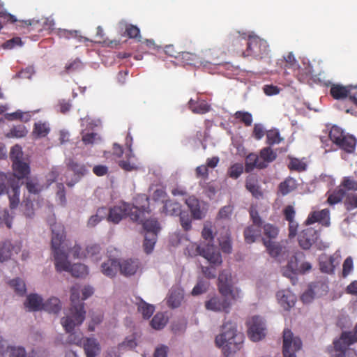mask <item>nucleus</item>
I'll list each match as a JSON object with an SVG mask.
<instances>
[{"mask_svg":"<svg viewBox=\"0 0 357 357\" xmlns=\"http://www.w3.org/2000/svg\"><path fill=\"white\" fill-rule=\"evenodd\" d=\"M262 225L252 224L244 230L245 241L248 243H252L256 238L261 236Z\"/></svg>","mask_w":357,"mask_h":357,"instance_id":"393cba45","label":"nucleus"},{"mask_svg":"<svg viewBox=\"0 0 357 357\" xmlns=\"http://www.w3.org/2000/svg\"><path fill=\"white\" fill-rule=\"evenodd\" d=\"M333 256L321 255L319 257V268L322 273L332 274L337 264Z\"/></svg>","mask_w":357,"mask_h":357,"instance_id":"6ab92c4d","label":"nucleus"},{"mask_svg":"<svg viewBox=\"0 0 357 357\" xmlns=\"http://www.w3.org/2000/svg\"><path fill=\"white\" fill-rule=\"evenodd\" d=\"M245 188L255 198L261 197L263 195L258 183V180L253 175H250L246 178Z\"/></svg>","mask_w":357,"mask_h":357,"instance_id":"bb28decb","label":"nucleus"},{"mask_svg":"<svg viewBox=\"0 0 357 357\" xmlns=\"http://www.w3.org/2000/svg\"><path fill=\"white\" fill-rule=\"evenodd\" d=\"M218 240L221 250L227 254L231 253L232 251V246L228 229H225V235L219 238Z\"/></svg>","mask_w":357,"mask_h":357,"instance_id":"49530a36","label":"nucleus"},{"mask_svg":"<svg viewBox=\"0 0 357 357\" xmlns=\"http://www.w3.org/2000/svg\"><path fill=\"white\" fill-rule=\"evenodd\" d=\"M218 290L220 293H225L231 286V274L229 271L224 270L218 276Z\"/></svg>","mask_w":357,"mask_h":357,"instance_id":"c85d7f7f","label":"nucleus"},{"mask_svg":"<svg viewBox=\"0 0 357 357\" xmlns=\"http://www.w3.org/2000/svg\"><path fill=\"white\" fill-rule=\"evenodd\" d=\"M238 36L233 42L238 43L241 39L245 40L246 36H248L247 40V48L243 52V56L244 57L252 56L256 59H261L268 56L269 52V47L267 42L259 38L256 35H247L246 33L240 32L237 33Z\"/></svg>","mask_w":357,"mask_h":357,"instance_id":"39448f33","label":"nucleus"},{"mask_svg":"<svg viewBox=\"0 0 357 357\" xmlns=\"http://www.w3.org/2000/svg\"><path fill=\"white\" fill-rule=\"evenodd\" d=\"M12 168L13 173L12 176L18 181L20 179L26 178L31 173L29 164L22 160L13 162Z\"/></svg>","mask_w":357,"mask_h":357,"instance_id":"dca6fc26","label":"nucleus"},{"mask_svg":"<svg viewBox=\"0 0 357 357\" xmlns=\"http://www.w3.org/2000/svg\"><path fill=\"white\" fill-rule=\"evenodd\" d=\"M331 96L336 100L343 99L350 97L352 91L349 90L348 86H344L339 84H333L330 89Z\"/></svg>","mask_w":357,"mask_h":357,"instance_id":"cd10ccee","label":"nucleus"},{"mask_svg":"<svg viewBox=\"0 0 357 357\" xmlns=\"http://www.w3.org/2000/svg\"><path fill=\"white\" fill-rule=\"evenodd\" d=\"M248 335L253 342L263 339L266 335L264 322L259 316H254L247 321Z\"/></svg>","mask_w":357,"mask_h":357,"instance_id":"6e6552de","label":"nucleus"},{"mask_svg":"<svg viewBox=\"0 0 357 357\" xmlns=\"http://www.w3.org/2000/svg\"><path fill=\"white\" fill-rule=\"evenodd\" d=\"M202 256L214 267L220 266L222 263L221 254L216 250L213 245L207 244L202 252Z\"/></svg>","mask_w":357,"mask_h":357,"instance_id":"4468645a","label":"nucleus"},{"mask_svg":"<svg viewBox=\"0 0 357 357\" xmlns=\"http://www.w3.org/2000/svg\"><path fill=\"white\" fill-rule=\"evenodd\" d=\"M188 108L194 114H204L208 112L211 107L204 100L197 98L196 100L190 99L188 102Z\"/></svg>","mask_w":357,"mask_h":357,"instance_id":"f3484780","label":"nucleus"},{"mask_svg":"<svg viewBox=\"0 0 357 357\" xmlns=\"http://www.w3.org/2000/svg\"><path fill=\"white\" fill-rule=\"evenodd\" d=\"M127 160H122L119 162V167L126 172H131L138 169V165L136 162V158L132 153L130 145L129 146V151L126 154Z\"/></svg>","mask_w":357,"mask_h":357,"instance_id":"5701e85b","label":"nucleus"},{"mask_svg":"<svg viewBox=\"0 0 357 357\" xmlns=\"http://www.w3.org/2000/svg\"><path fill=\"white\" fill-rule=\"evenodd\" d=\"M335 144L345 152L351 153L355 151L356 139L353 135L345 133Z\"/></svg>","mask_w":357,"mask_h":357,"instance_id":"a211bd4d","label":"nucleus"},{"mask_svg":"<svg viewBox=\"0 0 357 357\" xmlns=\"http://www.w3.org/2000/svg\"><path fill=\"white\" fill-rule=\"evenodd\" d=\"M302 347V342L298 337L294 336L291 330L287 328L283 331V356L284 357H296V353Z\"/></svg>","mask_w":357,"mask_h":357,"instance_id":"0eeeda50","label":"nucleus"},{"mask_svg":"<svg viewBox=\"0 0 357 357\" xmlns=\"http://www.w3.org/2000/svg\"><path fill=\"white\" fill-rule=\"evenodd\" d=\"M263 229L264 235L270 239L275 238L278 235V228L272 224H265L263 226Z\"/></svg>","mask_w":357,"mask_h":357,"instance_id":"680f3d73","label":"nucleus"},{"mask_svg":"<svg viewBox=\"0 0 357 357\" xmlns=\"http://www.w3.org/2000/svg\"><path fill=\"white\" fill-rule=\"evenodd\" d=\"M79 287L73 286L70 289L71 307L61 324L66 332L69 333L68 342L77 346L82 345L86 357H96L100 352V346L96 338L84 337L82 333H73L75 326L81 325L84 319L86 312L84 303L79 300Z\"/></svg>","mask_w":357,"mask_h":357,"instance_id":"f257e3e1","label":"nucleus"},{"mask_svg":"<svg viewBox=\"0 0 357 357\" xmlns=\"http://www.w3.org/2000/svg\"><path fill=\"white\" fill-rule=\"evenodd\" d=\"M266 164L264 162H259V157L255 153H250L245 159V169L246 172H252L255 168L264 169Z\"/></svg>","mask_w":357,"mask_h":357,"instance_id":"a878e982","label":"nucleus"},{"mask_svg":"<svg viewBox=\"0 0 357 357\" xmlns=\"http://www.w3.org/2000/svg\"><path fill=\"white\" fill-rule=\"evenodd\" d=\"M318 231L309 227L303 229L298 235L299 245L304 250L310 249L319 238Z\"/></svg>","mask_w":357,"mask_h":357,"instance_id":"9d476101","label":"nucleus"},{"mask_svg":"<svg viewBox=\"0 0 357 357\" xmlns=\"http://www.w3.org/2000/svg\"><path fill=\"white\" fill-rule=\"evenodd\" d=\"M77 31H69L66 29H60L59 31V36L60 38H64L66 39H70L72 38H77L78 41L81 42L82 40L89 41V39L86 38H84L78 35Z\"/></svg>","mask_w":357,"mask_h":357,"instance_id":"6e6d98bb","label":"nucleus"},{"mask_svg":"<svg viewBox=\"0 0 357 357\" xmlns=\"http://www.w3.org/2000/svg\"><path fill=\"white\" fill-rule=\"evenodd\" d=\"M50 132V125L46 122L38 121L33 125L32 136L34 139L45 137Z\"/></svg>","mask_w":357,"mask_h":357,"instance_id":"c756f323","label":"nucleus"},{"mask_svg":"<svg viewBox=\"0 0 357 357\" xmlns=\"http://www.w3.org/2000/svg\"><path fill=\"white\" fill-rule=\"evenodd\" d=\"M68 168L73 171L78 178L87 174L88 169L83 164L78 163L73 160H70L67 164Z\"/></svg>","mask_w":357,"mask_h":357,"instance_id":"4c0bfd02","label":"nucleus"},{"mask_svg":"<svg viewBox=\"0 0 357 357\" xmlns=\"http://www.w3.org/2000/svg\"><path fill=\"white\" fill-rule=\"evenodd\" d=\"M144 209L128 203L121 202L118 205L110 208L107 211V220L114 224L119 223L123 218L129 216L133 221L142 220V215H144Z\"/></svg>","mask_w":357,"mask_h":357,"instance_id":"423d86ee","label":"nucleus"},{"mask_svg":"<svg viewBox=\"0 0 357 357\" xmlns=\"http://www.w3.org/2000/svg\"><path fill=\"white\" fill-rule=\"evenodd\" d=\"M120 262L114 259H109L101 266L102 273L108 277L112 278L116 275L119 268Z\"/></svg>","mask_w":357,"mask_h":357,"instance_id":"b1692460","label":"nucleus"},{"mask_svg":"<svg viewBox=\"0 0 357 357\" xmlns=\"http://www.w3.org/2000/svg\"><path fill=\"white\" fill-rule=\"evenodd\" d=\"M139 268V261L138 259H129L120 263L119 268L121 273L124 275H134Z\"/></svg>","mask_w":357,"mask_h":357,"instance_id":"aec40b11","label":"nucleus"},{"mask_svg":"<svg viewBox=\"0 0 357 357\" xmlns=\"http://www.w3.org/2000/svg\"><path fill=\"white\" fill-rule=\"evenodd\" d=\"M123 24H125V34L129 38H135L140 41L142 37L139 29L133 24H126V22H123ZM121 24H123V22H121Z\"/></svg>","mask_w":357,"mask_h":357,"instance_id":"09e8293b","label":"nucleus"},{"mask_svg":"<svg viewBox=\"0 0 357 357\" xmlns=\"http://www.w3.org/2000/svg\"><path fill=\"white\" fill-rule=\"evenodd\" d=\"M296 188V181L288 178L279 185V190L282 195H286Z\"/></svg>","mask_w":357,"mask_h":357,"instance_id":"de8ad7c7","label":"nucleus"},{"mask_svg":"<svg viewBox=\"0 0 357 357\" xmlns=\"http://www.w3.org/2000/svg\"><path fill=\"white\" fill-rule=\"evenodd\" d=\"M51 247L54 259L56 270L58 272L69 271L76 278H82L88 273V268L83 264H70L66 253L64 245L65 231L63 226L60 223H54L51 226Z\"/></svg>","mask_w":357,"mask_h":357,"instance_id":"f03ea898","label":"nucleus"},{"mask_svg":"<svg viewBox=\"0 0 357 357\" xmlns=\"http://www.w3.org/2000/svg\"><path fill=\"white\" fill-rule=\"evenodd\" d=\"M10 286L14 289L15 292L20 296H23L26 291L24 282L20 278L13 279L9 282Z\"/></svg>","mask_w":357,"mask_h":357,"instance_id":"3c124183","label":"nucleus"},{"mask_svg":"<svg viewBox=\"0 0 357 357\" xmlns=\"http://www.w3.org/2000/svg\"><path fill=\"white\" fill-rule=\"evenodd\" d=\"M101 248L98 244L91 243L88 245L84 250V259L91 258L94 261L99 259Z\"/></svg>","mask_w":357,"mask_h":357,"instance_id":"58836bf2","label":"nucleus"},{"mask_svg":"<svg viewBox=\"0 0 357 357\" xmlns=\"http://www.w3.org/2000/svg\"><path fill=\"white\" fill-rule=\"evenodd\" d=\"M204 247H201L196 243H189V244L186 246L184 253L185 255L189 257H195L197 255L202 256V252L204 250Z\"/></svg>","mask_w":357,"mask_h":357,"instance_id":"603ef678","label":"nucleus"},{"mask_svg":"<svg viewBox=\"0 0 357 357\" xmlns=\"http://www.w3.org/2000/svg\"><path fill=\"white\" fill-rule=\"evenodd\" d=\"M183 299V294L180 290H172L167 299V304L172 308L178 307L181 305Z\"/></svg>","mask_w":357,"mask_h":357,"instance_id":"c9c22d12","label":"nucleus"},{"mask_svg":"<svg viewBox=\"0 0 357 357\" xmlns=\"http://www.w3.org/2000/svg\"><path fill=\"white\" fill-rule=\"evenodd\" d=\"M43 298L36 294H29L24 302L25 307L30 312L43 310Z\"/></svg>","mask_w":357,"mask_h":357,"instance_id":"4be33fe9","label":"nucleus"},{"mask_svg":"<svg viewBox=\"0 0 357 357\" xmlns=\"http://www.w3.org/2000/svg\"><path fill=\"white\" fill-rule=\"evenodd\" d=\"M107 214V209L105 207L98 208L96 213L91 215L87 222L89 227H93L97 225L102 219H104Z\"/></svg>","mask_w":357,"mask_h":357,"instance_id":"e433bc0d","label":"nucleus"},{"mask_svg":"<svg viewBox=\"0 0 357 357\" xmlns=\"http://www.w3.org/2000/svg\"><path fill=\"white\" fill-rule=\"evenodd\" d=\"M23 156V152L22 147L17 144L13 146L10 152V158L12 162L22 160Z\"/></svg>","mask_w":357,"mask_h":357,"instance_id":"338daca9","label":"nucleus"},{"mask_svg":"<svg viewBox=\"0 0 357 357\" xmlns=\"http://www.w3.org/2000/svg\"><path fill=\"white\" fill-rule=\"evenodd\" d=\"M10 190L6 193L8 196L9 205L11 209L16 208L20 204V186L18 181H14Z\"/></svg>","mask_w":357,"mask_h":357,"instance_id":"412c9836","label":"nucleus"},{"mask_svg":"<svg viewBox=\"0 0 357 357\" xmlns=\"http://www.w3.org/2000/svg\"><path fill=\"white\" fill-rule=\"evenodd\" d=\"M283 137L280 136L278 129H271L266 132V143L269 146L278 144L283 141Z\"/></svg>","mask_w":357,"mask_h":357,"instance_id":"37998d69","label":"nucleus"},{"mask_svg":"<svg viewBox=\"0 0 357 357\" xmlns=\"http://www.w3.org/2000/svg\"><path fill=\"white\" fill-rule=\"evenodd\" d=\"M141 210L144 209V215H142V220L137 221V222L142 223L143 229L145 231V234H155L158 236V232L160 230V224L158 220L155 218L147 219L144 220L145 213L150 214L151 211L144 206L139 208Z\"/></svg>","mask_w":357,"mask_h":357,"instance_id":"f8f14e48","label":"nucleus"},{"mask_svg":"<svg viewBox=\"0 0 357 357\" xmlns=\"http://www.w3.org/2000/svg\"><path fill=\"white\" fill-rule=\"evenodd\" d=\"M61 309L60 300L56 297L50 298L43 304V310L49 313H58Z\"/></svg>","mask_w":357,"mask_h":357,"instance_id":"f704fd0d","label":"nucleus"},{"mask_svg":"<svg viewBox=\"0 0 357 357\" xmlns=\"http://www.w3.org/2000/svg\"><path fill=\"white\" fill-rule=\"evenodd\" d=\"M21 210L27 218H32L35 213L33 204L29 197L26 198L21 203Z\"/></svg>","mask_w":357,"mask_h":357,"instance_id":"8fccbe9b","label":"nucleus"},{"mask_svg":"<svg viewBox=\"0 0 357 357\" xmlns=\"http://www.w3.org/2000/svg\"><path fill=\"white\" fill-rule=\"evenodd\" d=\"M264 244L266 248L269 255L272 257H277L281 252L282 248L280 245L271 240H264Z\"/></svg>","mask_w":357,"mask_h":357,"instance_id":"864d4df0","label":"nucleus"},{"mask_svg":"<svg viewBox=\"0 0 357 357\" xmlns=\"http://www.w3.org/2000/svg\"><path fill=\"white\" fill-rule=\"evenodd\" d=\"M357 342V324L352 331H344L339 339L333 341V348H328L331 357H356L354 349L349 347Z\"/></svg>","mask_w":357,"mask_h":357,"instance_id":"20e7f679","label":"nucleus"},{"mask_svg":"<svg viewBox=\"0 0 357 357\" xmlns=\"http://www.w3.org/2000/svg\"><path fill=\"white\" fill-rule=\"evenodd\" d=\"M354 268V264H353V259L351 257H348L345 259L344 261L343 265H342V277L346 278L347 277L351 272L353 271Z\"/></svg>","mask_w":357,"mask_h":357,"instance_id":"774afa93","label":"nucleus"},{"mask_svg":"<svg viewBox=\"0 0 357 357\" xmlns=\"http://www.w3.org/2000/svg\"><path fill=\"white\" fill-rule=\"evenodd\" d=\"M345 194L346 192L342 188L335 189L328 195L327 202L330 205H335L338 204L342 202L345 196Z\"/></svg>","mask_w":357,"mask_h":357,"instance_id":"a18cd8bd","label":"nucleus"},{"mask_svg":"<svg viewBox=\"0 0 357 357\" xmlns=\"http://www.w3.org/2000/svg\"><path fill=\"white\" fill-rule=\"evenodd\" d=\"M15 179L11 173H3L0 172V195L6 193L9 190V188H12V184Z\"/></svg>","mask_w":357,"mask_h":357,"instance_id":"72a5a7b5","label":"nucleus"},{"mask_svg":"<svg viewBox=\"0 0 357 357\" xmlns=\"http://www.w3.org/2000/svg\"><path fill=\"white\" fill-rule=\"evenodd\" d=\"M232 303L227 298L214 296L205 303V307L208 310L214 312H225L228 313Z\"/></svg>","mask_w":357,"mask_h":357,"instance_id":"1a4fd4ad","label":"nucleus"},{"mask_svg":"<svg viewBox=\"0 0 357 357\" xmlns=\"http://www.w3.org/2000/svg\"><path fill=\"white\" fill-rule=\"evenodd\" d=\"M185 204L190 208L192 215L195 219H202V212L200 209L199 202L195 197L191 196L187 198Z\"/></svg>","mask_w":357,"mask_h":357,"instance_id":"2f4dec72","label":"nucleus"},{"mask_svg":"<svg viewBox=\"0 0 357 357\" xmlns=\"http://www.w3.org/2000/svg\"><path fill=\"white\" fill-rule=\"evenodd\" d=\"M158 236L156 234H145L144 236V241L143 243V248L144 252L146 254H150L153 250L155 244L157 241Z\"/></svg>","mask_w":357,"mask_h":357,"instance_id":"c03bdc74","label":"nucleus"},{"mask_svg":"<svg viewBox=\"0 0 357 357\" xmlns=\"http://www.w3.org/2000/svg\"><path fill=\"white\" fill-rule=\"evenodd\" d=\"M243 172V166L240 163L232 165L228 169L227 174L230 178L236 179Z\"/></svg>","mask_w":357,"mask_h":357,"instance_id":"052dcab7","label":"nucleus"},{"mask_svg":"<svg viewBox=\"0 0 357 357\" xmlns=\"http://www.w3.org/2000/svg\"><path fill=\"white\" fill-rule=\"evenodd\" d=\"M260 156L264 163H268L276 159L277 154L271 147H265L260 151Z\"/></svg>","mask_w":357,"mask_h":357,"instance_id":"5fc2aeb1","label":"nucleus"},{"mask_svg":"<svg viewBox=\"0 0 357 357\" xmlns=\"http://www.w3.org/2000/svg\"><path fill=\"white\" fill-rule=\"evenodd\" d=\"M182 211L181 204L171 200L165 201L161 211L165 215L172 216L179 215Z\"/></svg>","mask_w":357,"mask_h":357,"instance_id":"473e14b6","label":"nucleus"},{"mask_svg":"<svg viewBox=\"0 0 357 357\" xmlns=\"http://www.w3.org/2000/svg\"><path fill=\"white\" fill-rule=\"evenodd\" d=\"M288 168L291 171L301 172L306 169V164L298 158H292L290 159Z\"/></svg>","mask_w":357,"mask_h":357,"instance_id":"13d9d810","label":"nucleus"},{"mask_svg":"<svg viewBox=\"0 0 357 357\" xmlns=\"http://www.w3.org/2000/svg\"><path fill=\"white\" fill-rule=\"evenodd\" d=\"M314 222H319L325 227L330 225V211L328 208H324L319 211L311 213L307 217L305 223L312 225Z\"/></svg>","mask_w":357,"mask_h":357,"instance_id":"ddd939ff","label":"nucleus"},{"mask_svg":"<svg viewBox=\"0 0 357 357\" xmlns=\"http://www.w3.org/2000/svg\"><path fill=\"white\" fill-rule=\"evenodd\" d=\"M27 132L28 131L24 125H18L10 129L8 136L20 138L26 136Z\"/></svg>","mask_w":357,"mask_h":357,"instance_id":"e2e57ef3","label":"nucleus"},{"mask_svg":"<svg viewBox=\"0 0 357 357\" xmlns=\"http://www.w3.org/2000/svg\"><path fill=\"white\" fill-rule=\"evenodd\" d=\"M180 223L184 231H188L192 228V218L188 211H182L179 214Z\"/></svg>","mask_w":357,"mask_h":357,"instance_id":"4d7b16f0","label":"nucleus"},{"mask_svg":"<svg viewBox=\"0 0 357 357\" xmlns=\"http://www.w3.org/2000/svg\"><path fill=\"white\" fill-rule=\"evenodd\" d=\"M235 117L242 123H243L246 126H251L252 123V116L250 113L247 112H241L238 111L235 113Z\"/></svg>","mask_w":357,"mask_h":357,"instance_id":"0e129e2a","label":"nucleus"},{"mask_svg":"<svg viewBox=\"0 0 357 357\" xmlns=\"http://www.w3.org/2000/svg\"><path fill=\"white\" fill-rule=\"evenodd\" d=\"M243 342V334L237 332L236 324L232 321H227L222 325L220 334L215 340L216 346L222 349L226 357H230L239 351Z\"/></svg>","mask_w":357,"mask_h":357,"instance_id":"7ed1b4c3","label":"nucleus"},{"mask_svg":"<svg viewBox=\"0 0 357 357\" xmlns=\"http://www.w3.org/2000/svg\"><path fill=\"white\" fill-rule=\"evenodd\" d=\"M223 296L229 299V296L233 301H237L241 298V291L238 288H233L232 285L229 287V289L225 293H220Z\"/></svg>","mask_w":357,"mask_h":357,"instance_id":"69168bd1","label":"nucleus"},{"mask_svg":"<svg viewBox=\"0 0 357 357\" xmlns=\"http://www.w3.org/2000/svg\"><path fill=\"white\" fill-rule=\"evenodd\" d=\"M25 186L29 193L38 195L44 189V187L36 177H28L26 179Z\"/></svg>","mask_w":357,"mask_h":357,"instance_id":"7c9ffc66","label":"nucleus"},{"mask_svg":"<svg viewBox=\"0 0 357 357\" xmlns=\"http://www.w3.org/2000/svg\"><path fill=\"white\" fill-rule=\"evenodd\" d=\"M276 296L279 303L285 310H289L295 304L296 296L288 289L278 291Z\"/></svg>","mask_w":357,"mask_h":357,"instance_id":"2eb2a0df","label":"nucleus"},{"mask_svg":"<svg viewBox=\"0 0 357 357\" xmlns=\"http://www.w3.org/2000/svg\"><path fill=\"white\" fill-rule=\"evenodd\" d=\"M168 321V318L162 312H158L151 321V326L153 328L160 330L163 328Z\"/></svg>","mask_w":357,"mask_h":357,"instance_id":"ea45409f","label":"nucleus"},{"mask_svg":"<svg viewBox=\"0 0 357 357\" xmlns=\"http://www.w3.org/2000/svg\"><path fill=\"white\" fill-rule=\"evenodd\" d=\"M138 303V311L142 313L143 317L146 319H149L154 312L155 307L153 305L146 303L142 299H139Z\"/></svg>","mask_w":357,"mask_h":357,"instance_id":"79ce46f5","label":"nucleus"},{"mask_svg":"<svg viewBox=\"0 0 357 357\" xmlns=\"http://www.w3.org/2000/svg\"><path fill=\"white\" fill-rule=\"evenodd\" d=\"M303 257V254L298 256H292L288 261L287 265L283 268V275L289 278L293 283L295 284L296 281V275L299 274V261L300 258Z\"/></svg>","mask_w":357,"mask_h":357,"instance_id":"9b49d317","label":"nucleus"},{"mask_svg":"<svg viewBox=\"0 0 357 357\" xmlns=\"http://www.w3.org/2000/svg\"><path fill=\"white\" fill-rule=\"evenodd\" d=\"M13 246L9 241L0 243V262L7 261L11 257Z\"/></svg>","mask_w":357,"mask_h":357,"instance_id":"a19ab883","label":"nucleus"},{"mask_svg":"<svg viewBox=\"0 0 357 357\" xmlns=\"http://www.w3.org/2000/svg\"><path fill=\"white\" fill-rule=\"evenodd\" d=\"M344 134L345 132L341 128L333 126L329 131L328 136L333 143L335 144Z\"/></svg>","mask_w":357,"mask_h":357,"instance_id":"bf43d9fd","label":"nucleus"}]
</instances>
